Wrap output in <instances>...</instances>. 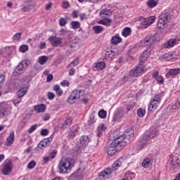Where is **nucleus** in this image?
I'll return each mask as SVG.
<instances>
[{"label": "nucleus", "instance_id": "nucleus-1", "mask_svg": "<svg viewBox=\"0 0 180 180\" xmlns=\"http://www.w3.org/2000/svg\"><path fill=\"white\" fill-rule=\"evenodd\" d=\"M129 131H131V134H129V131H127L125 134L118 136L112 141L110 146L107 147V154L109 157H113L117 151H120V150L127 146L128 137L131 139L134 136L133 130H130Z\"/></svg>", "mask_w": 180, "mask_h": 180}, {"label": "nucleus", "instance_id": "nucleus-2", "mask_svg": "<svg viewBox=\"0 0 180 180\" xmlns=\"http://www.w3.org/2000/svg\"><path fill=\"white\" fill-rule=\"evenodd\" d=\"M150 55L151 52L149 50H145L143 52L139 59V65L129 71L130 77H133L134 78L141 77L147 71V68L143 64L147 61Z\"/></svg>", "mask_w": 180, "mask_h": 180}, {"label": "nucleus", "instance_id": "nucleus-3", "mask_svg": "<svg viewBox=\"0 0 180 180\" xmlns=\"http://www.w3.org/2000/svg\"><path fill=\"white\" fill-rule=\"evenodd\" d=\"M75 167V160L70 158H62L58 163L59 174H70Z\"/></svg>", "mask_w": 180, "mask_h": 180}, {"label": "nucleus", "instance_id": "nucleus-4", "mask_svg": "<svg viewBox=\"0 0 180 180\" xmlns=\"http://www.w3.org/2000/svg\"><path fill=\"white\" fill-rule=\"evenodd\" d=\"M149 131L150 133L149 135H147V134L143 135L136 142L138 150H143V148H145V147H147L148 146V141H150L151 139H154L155 137H157L158 134H160L158 129L153 127L150 128Z\"/></svg>", "mask_w": 180, "mask_h": 180}, {"label": "nucleus", "instance_id": "nucleus-5", "mask_svg": "<svg viewBox=\"0 0 180 180\" xmlns=\"http://www.w3.org/2000/svg\"><path fill=\"white\" fill-rule=\"evenodd\" d=\"M172 19V15L169 12H165L161 14L159 16V20L158 22V27L161 30H164V29H167L168 27V23L171 22Z\"/></svg>", "mask_w": 180, "mask_h": 180}, {"label": "nucleus", "instance_id": "nucleus-6", "mask_svg": "<svg viewBox=\"0 0 180 180\" xmlns=\"http://www.w3.org/2000/svg\"><path fill=\"white\" fill-rule=\"evenodd\" d=\"M133 108H134V105L132 104H128L127 105V111L124 110V108L123 107L118 108L115 112V115L112 117V121L120 122L122 118L124 117L126 113L132 110Z\"/></svg>", "mask_w": 180, "mask_h": 180}, {"label": "nucleus", "instance_id": "nucleus-7", "mask_svg": "<svg viewBox=\"0 0 180 180\" xmlns=\"http://www.w3.org/2000/svg\"><path fill=\"white\" fill-rule=\"evenodd\" d=\"M120 52L119 51V46H117V48H112V49H109L108 51H105L103 52V60H107V61H109L116 56V54H119Z\"/></svg>", "mask_w": 180, "mask_h": 180}, {"label": "nucleus", "instance_id": "nucleus-8", "mask_svg": "<svg viewBox=\"0 0 180 180\" xmlns=\"http://www.w3.org/2000/svg\"><path fill=\"white\" fill-rule=\"evenodd\" d=\"M27 65H29V61L24 60L20 62L14 69L13 75H15V77H18V75L23 74V72H25V70L27 68Z\"/></svg>", "mask_w": 180, "mask_h": 180}, {"label": "nucleus", "instance_id": "nucleus-9", "mask_svg": "<svg viewBox=\"0 0 180 180\" xmlns=\"http://www.w3.org/2000/svg\"><path fill=\"white\" fill-rule=\"evenodd\" d=\"M160 103H161V98H152L150 101V103L148 104V109L149 112H154L155 110H157Z\"/></svg>", "mask_w": 180, "mask_h": 180}, {"label": "nucleus", "instance_id": "nucleus-10", "mask_svg": "<svg viewBox=\"0 0 180 180\" xmlns=\"http://www.w3.org/2000/svg\"><path fill=\"white\" fill-rule=\"evenodd\" d=\"M112 174V169L107 167L98 174V176L101 180L109 179V176Z\"/></svg>", "mask_w": 180, "mask_h": 180}, {"label": "nucleus", "instance_id": "nucleus-11", "mask_svg": "<svg viewBox=\"0 0 180 180\" xmlns=\"http://www.w3.org/2000/svg\"><path fill=\"white\" fill-rule=\"evenodd\" d=\"M11 112H12V108H8V105L1 106L0 109V118L5 119V117H8L11 115Z\"/></svg>", "mask_w": 180, "mask_h": 180}, {"label": "nucleus", "instance_id": "nucleus-12", "mask_svg": "<svg viewBox=\"0 0 180 180\" xmlns=\"http://www.w3.org/2000/svg\"><path fill=\"white\" fill-rule=\"evenodd\" d=\"M155 43H157L155 37H146L141 41V44H146V46H153Z\"/></svg>", "mask_w": 180, "mask_h": 180}, {"label": "nucleus", "instance_id": "nucleus-13", "mask_svg": "<svg viewBox=\"0 0 180 180\" xmlns=\"http://www.w3.org/2000/svg\"><path fill=\"white\" fill-rule=\"evenodd\" d=\"M72 94L76 97V99L78 101H82L85 98V91L82 89L78 90L75 89L72 91Z\"/></svg>", "mask_w": 180, "mask_h": 180}, {"label": "nucleus", "instance_id": "nucleus-14", "mask_svg": "<svg viewBox=\"0 0 180 180\" xmlns=\"http://www.w3.org/2000/svg\"><path fill=\"white\" fill-rule=\"evenodd\" d=\"M49 41H50L52 46H60V44H63V39L56 36H51L49 38Z\"/></svg>", "mask_w": 180, "mask_h": 180}, {"label": "nucleus", "instance_id": "nucleus-15", "mask_svg": "<svg viewBox=\"0 0 180 180\" xmlns=\"http://www.w3.org/2000/svg\"><path fill=\"white\" fill-rule=\"evenodd\" d=\"M3 175H9L12 172V162L8 161L6 164L1 170Z\"/></svg>", "mask_w": 180, "mask_h": 180}, {"label": "nucleus", "instance_id": "nucleus-16", "mask_svg": "<svg viewBox=\"0 0 180 180\" xmlns=\"http://www.w3.org/2000/svg\"><path fill=\"white\" fill-rule=\"evenodd\" d=\"M51 141H53V138L51 137L43 139L39 143L38 148H40L41 150H43V148H46V147L50 146Z\"/></svg>", "mask_w": 180, "mask_h": 180}, {"label": "nucleus", "instance_id": "nucleus-17", "mask_svg": "<svg viewBox=\"0 0 180 180\" xmlns=\"http://www.w3.org/2000/svg\"><path fill=\"white\" fill-rule=\"evenodd\" d=\"M160 72L158 71H155L153 73V78L155 79L156 82L159 85H162L164 82H165V80L164 79V77L161 75H159Z\"/></svg>", "mask_w": 180, "mask_h": 180}, {"label": "nucleus", "instance_id": "nucleus-18", "mask_svg": "<svg viewBox=\"0 0 180 180\" xmlns=\"http://www.w3.org/2000/svg\"><path fill=\"white\" fill-rule=\"evenodd\" d=\"M105 68H106V63L104 61L96 63L93 66L94 71H102V70H105Z\"/></svg>", "mask_w": 180, "mask_h": 180}, {"label": "nucleus", "instance_id": "nucleus-19", "mask_svg": "<svg viewBox=\"0 0 180 180\" xmlns=\"http://www.w3.org/2000/svg\"><path fill=\"white\" fill-rule=\"evenodd\" d=\"M162 60L164 61H175V60H176V56H175V54H172V53L168 52L163 54Z\"/></svg>", "mask_w": 180, "mask_h": 180}, {"label": "nucleus", "instance_id": "nucleus-20", "mask_svg": "<svg viewBox=\"0 0 180 180\" xmlns=\"http://www.w3.org/2000/svg\"><path fill=\"white\" fill-rule=\"evenodd\" d=\"M80 147L85 148L89 144V137L86 135H83L80 137Z\"/></svg>", "mask_w": 180, "mask_h": 180}, {"label": "nucleus", "instance_id": "nucleus-21", "mask_svg": "<svg viewBox=\"0 0 180 180\" xmlns=\"http://www.w3.org/2000/svg\"><path fill=\"white\" fill-rule=\"evenodd\" d=\"M153 162H154L153 158H147L143 160L142 167L143 168H150L153 165Z\"/></svg>", "mask_w": 180, "mask_h": 180}, {"label": "nucleus", "instance_id": "nucleus-22", "mask_svg": "<svg viewBox=\"0 0 180 180\" xmlns=\"http://www.w3.org/2000/svg\"><path fill=\"white\" fill-rule=\"evenodd\" d=\"M79 131V127L78 125H75L73 127V129H71L69 133L68 137L69 139H74L75 136H77V133Z\"/></svg>", "mask_w": 180, "mask_h": 180}, {"label": "nucleus", "instance_id": "nucleus-23", "mask_svg": "<svg viewBox=\"0 0 180 180\" xmlns=\"http://www.w3.org/2000/svg\"><path fill=\"white\" fill-rule=\"evenodd\" d=\"M13 141H15V133L11 132L9 136L6 139V146L8 147H11V146L13 144Z\"/></svg>", "mask_w": 180, "mask_h": 180}, {"label": "nucleus", "instance_id": "nucleus-24", "mask_svg": "<svg viewBox=\"0 0 180 180\" xmlns=\"http://www.w3.org/2000/svg\"><path fill=\"white\" fill-rule=\"evenodd\" d=\"M106 130H107V128H106V126H105V124H101L97 127V130H96L98 137H101V136H102L103 131H106Z\"/></svg>", "mask_w": 180, "mask_h": 180}, {"label": "nucleus", "instance_id": "nucleus-25", "mask_svg": "<svg viewBox=\"0 0 180 180\" xmlns=\"http://www.w3.org/2000/svg\"><path fill=\"white\" fill-rule=\"evenodd\" d=\"M34 109L37 113H43V112H45L46 107L44 104H39L34 105Z\"/></svg>", "mask_w": 180, "mask_h": 180}, {"label": "nucleus", "instance_id": "nucleus-26", "mask_svg": "<svg viewBox=\"0 0 180 180\" xmlns=\"http://www.w3.org/2000/svg\"><path fill=\"white\" fill-rule=\"evenodd\" d=\"M178 74H180V68H173L168 71V72L166 74V77H172L174 75H178Z\"/></svg>", "mask_w": 180, "mask_h": 180}, {"label": "nucleus", "instance_id": "nucleus-27", "mask_svg": "<svg viewBox=\"0 0 180 180\" xmlns=\"http://www.w3.org/2000/svg\"><path fill=\"white\" fill-rule=\"evenodd\" d=\"M98 25H103L104 26H110L112 25V19L108 18H105L99 21H98Z\"/></svg>", "mask_w": 180, "mask_h": 180}, {"label": "nucleus", "instance_id": "nucleus-28", "mask_svg": "<svg viewBox=\"0 0 180 180\" xmlns=\"http://www.w3.org/2000/svg\"><path fill=\"white\" fill-rule=\"evenodd\" d=\"M70 179L84 180V174H79L78 172H75L70 175Z\"/></svg>", "mask_w": 180, "mask_h": 180}, {"label": "nucleus", "instance_id": "nucleus-29", "mask_svg": "<svg viewBox=\"0 0 180 180\" xmlns=\"http://www.w3.org/2000/svg\"><path fill=\"white\" fill-rule=\"evenodd\" d=\"M72 124V117H69L66 119L65 123H63L61 126V129H67V127H70Z\"/></svg>", "mask_w": 180, "mask_h": 180}, {"label": "nucleus", "instance_id": "nucleus-30", "mask_svg": "<svg viewBox=\"0 0 180 180\" xmlns=\"http://www.w3.org/2000/svg\"><path fill=\"white\" fill-rule=\"evenodd\" d=\"M27 94V87H23L17 92V96L18 98H22Z\"/></svg>", "mask_w": 180, "mask_h": 180}, {"label": "nucleus", "instance_id": "nucleus-31", "mask_svg": "<svg viewBox=\"0 0 180 180\" xmlns=\"http://www.w3.org/2000/svg\"><path fill=\"white\" fill-rule=\"evenodd\" d=\"M122 165V160L120 159L117 160L112 165L111 171H116V169H118L120 168Z\"/></svg>", "mask_w": 180, "mask_h": 180}, {"label": "nucleus", "instance_id": "nucleus-32", "mask_svg": "<svg viewBox=\"0 0 180 180\" xmlns=\"http://www.w3.org/2000/svg\"><path fill=\"white\" fill-rule=\"evenodd\" d=\"M67 102L70 105H74V103H75L76 102H78V101L77 100L75 96L72 93H71V94L69 96V97L67 99Z\"/></svg>", "mask_w": 180, "mask_h": 180}, {"label": "nucleus", "instance_id": "nucleus-33", "mask_svg": "<svg viewBox=\"0 0 180 180\" xmlns=\"http://www.w3.org/2000/svg\"><path fill=\"white\" fill-rule=\"evenodd\" d=\"M176 44H179V39H171L168 40L164 46H175Z\"/></svg>", "mask_w": 180, "mask_h": 180}, {"label": "nucleus", "instance_id": "nucleus-34", "mask_svg": "<svg viewBox=\"0 0 180 180\" xmlns=\"http://www.w3.org/2000/svg\"><path fill=\"white\" fill-rule=\"evenodd\" d=\"M47 61H49V57H47L46 56H39L38 58V63L41 65H44V64H46Z\"/></svg>", "mask_w": 180, "mask_h": 180}, {"label": "nucleus", "instance_id": "nucleus-35", "mask_svg": "<svg viewBox=\"0 0 180 180\" xmlns=\"http://www.w3.org/2000/svg\"><path fill=\"white\" fill-rule=\"evenodd\" d=\"M122 43V39L119 36H113L111 39V44H119Z\"/></svg>", "mask_w": 180, "mask_h": 180}, {"label": "nucleus", "instance_id": "nucleus-36", "mask_svg": "<svg viewBox=\"0 0 180 180\" xmlns=\"http://www.w3.org/2000/svg\"><path fill=\"white\" fill-rule=\"evenodd\" d=\"M92 29L96 34H99V33H102L103 27L101 25H95L93 26Z\"/></svg>", "mask_w": 180, "mask_h": 180}, {"label": "nucleus", "instance_id": "nucleus-37", "mask_svg": "<svg viewBox=\"0 0 180 180\" xmlns=\"http://www.w3.org/2000/svg\"><path fill=\"white\" fill-rule=\"evenodd\" d=\"M53 91H55L57 96H61V95H63V89L60 88L58 84H56L53 86Z\"/></svg>", "mask_w": 180, "mask_h": 180}, {"label": "nucleus", "instance_id": "nucleus-38", "mask_svg": "<svg viewBox=\"0 0 180 180\" xmlns=\"http://www.w3.org/2000/svg\"><path fill=\"white\" fill-rule=\"evenodd\" d=\"M131 34V28L127 27H125L122 32V36H124V37H127V36H130V34Z\"/></svg>", "mask_w": 180, "mask_h": 180}, {"label": "nucleus", "instance_id": "nucleus-39", "mask_svg": "<svg viewBox=\"0 0 180 180\" xmlns=\"http://www.w3.org/2000/svg\"><path fill=\"white\" fill-rule=\"evenodd\" d=\"M78 64H79V59H78V58H76L68 65V68H72L74 67H77Z\"/></svg>", "mask_w": 180, "mask_h": 180}, {"label": "nucleus", "instance_id": "nucleus-40", "mask_svg": "<svg viewBox=\"0 0 180 180\" xmlns=\"http://www.w3.org/2000/svg\"><path fill=\"white\" fill-rule=\"evenodd\" d=\"M110 10L105 8V9H103L100 12V16L101 18H105V16H103V15H105V16H110Z\"/></svg>", "mask_w": 180, "mask_h": 180}, {"label": "nucleus", "instance_id": "nucleus-41", "mask_svg": "<svg viewBox=\"0 0 180 180\" xmlns=\"http://www.w3.org/2000/svg\"><path fill=\"white\" fill-rule=\"evenodd\" d=\"M155 22V16H150L148 18H146V26L148 27L150 25H153Z\"/></svg>", "mask_w": 180, "mask_h": 180}, {"label": "nucleus", "instance_id": "nucleus-42", "mask_svg": "<svg viewBox=\"0 0 180 180\" xmlns=\"http://www.w3.org/2000/svg\"><path fill=\"white\" fill-rule=\"evenodd\" d=\"M147 5L149 8H155L158 5V2L155 0H149Z\"/></svg>", "mask_w": 180, "mask_h": 180}, {"label": "nucleus", "instance_id": "nucleus-43", "mask_svg": "<svg viewBox=\"0 0 180 180\" xmlns=\"http://www.w3.org/2000/svg\"><path fill=\"white\" fill-rule=\"evenodd\" d=\"M70 25L72 28L75 30L81 27V24L78 21H72Z\"/></svg>", "mask_w": 180, "mask_h": 180}, {"label": "nucleus", "instance_id": "nucleus-44", "mask_svg": "<svg viewBox=\"0 0 180 180\" xmlns=\"http://www.w3.org/2000/svg\"><path fill=\"white\" fill-rule=\"evenodd\" d=\"M32 10V5L29 4L27 6L22 5L21 8L22 12H30Z\"/></svg>", "mask_w": 180, "mask_h": 180}, {"label": "nucleus", "instance_id": "nucleus-45", "mask_svg": "<svg viewBox=\"0 0 180 180\" xmlns=\"http://www.w3.org/2000/svg\"><path fill=\"white\" fill-rule=\"evenodd\" d=\"M107 115L108 113L105 110H101L98 112V117H100V119H106Z\"/></svg>", "mask_w": 180, "mask_h": 180}, {"label": "nucleus", "instance_id": "nucleus-46", "mask_svg": "<svg viewBox=\"0 0 180 180\" xmlns=\"http://www.w3.org/2000/svg\"><path fill=\"white\" fill-rule=\"evenodd\" d=\"M20 37H22V34L17 32L13 36V41H20Z\"/></svg>", "mask_w": 180, "mask_h": 180}, {"label": "nucleus", "instance_id": "nucleus-47", "mask_svg": "<svg viewBox=\"0 0 180 180\" xmlns=\"http://www.w3.org/2000/svg\"><path fill=\"white\" fill-rule=\"evenodd\" d=\"M139 22H140L141 25L144 26L143 27L147 28L146 18H145L144 17H141L139 19Z\"/></svg>", "mask_w": 180, "mask_h": 180}, {"label": "nucleus", "instance_id": "nucleus-48", "mask_svg": "<svg viewBox=\"0 0 180 180\" xmlns=\"http://www.w3.org/2000/svg\"><path fill=\"white\" fill-rule=\"evenodd\" d=\"M139 52V46H134L131 49L129 50V54H136V53Z\"/></svg>", "mask_w": 180, "mask_h": 180}, {"label": "nucleus", "instance_id": "nucleus-49", "mask_svg": "<svg viewBox=\"0 0 180 180\" xmlns=\"http://www.w3.org/2000/svg\"><path fill=\"white\" fill-rule=\"evenodd\" d=\"M137 115L139 117H143L144 115H146V110L142 108H139L137 110Z\"/></svg>", "mask_w": 180, "mask_h": 180}, {"label": "nucleus", "instance_id": "nucleus-50", "mask_svg": "<svg viewBox=\"0 0 180 180\" xmlns=\"http://www.w3.org/2000/svg\"><path fill=\"white\" fill-rule=\"evenodd\" d=\"M36 167V162L34 160H32L27 165L28 169H33Z\"/></svg>", "mask_w": 180, "mask_h": 180}, {"label": "nucleus", "instance_id": "nucleus-51", "mask_svg": "<svg viewBox=\"0 0 180 180\" xmlns=\"http://www.w3.org/2000/svg\"><path fill=\"white\" fill-rule=\"evenodd\" d=\"M27 50H29V46H20L19 48V51H20V53H26Z\"/></svg>", "mask_w": 180, "mask_h": 180}, {"label": "nucleus", "instance_id": "nucleus-52", "mask_svg": "<svg viewBox=\"0 0 180 180\" xmlns=\"http://www.w3.org/2000/svg\"><path fill=\"white\" fill-rule=\"evenodd\" d=\"M59 24H60V26H65V25H67V20H65V18H61L59 20Z\"/></svg>", "mask_w": 180, "mask_h": 180}, {"label": "nucleus", "instance_id": "nucleus-53", "mask_svg": "<svg viewBox=\"0 0 180 180\" xmlns=\"http://www.w3.org/2000/svg\"><path fill=\"white\" fill-rule=\"evenodd\" d=\"M36 129H37V124H34V125H32V126L28 129V133H30V134H31V133H33V131H34V130H36Z\"/></svg>", "mask_w": 180, "mask_h": 180}, {"label": "nucleus", "instance_id": "nucleus-54", "mask_svg": "<svg viewBox=\"0 0 180 180\" xmlns=\"http://www.w3.org/2000/svg\"><path fill=\"white\" fill-rule=\"evenodd\" d=\"M60 85H61V86H63V87L70 86V82H68L67 80H63L60 82Z\"/></svg>", "mask_w": 180, "mask_h": 180}, {"label": "nucleus", "instance_id": "nucleus-55", "mask_svg": "<svg viewBox=\"0 0 180 180\" xmlns=\"http://www.w3.org/2000/svg\"><path fill=\"white\" fill-rule=\"evenodd\" d=\"M180 108V105H179V102H176L173 105H172V109L173 110H176V109H179Z\"/></svg>", "mask_w": 180, "mask_h": 180}, {"label": "nucleus", "instance_id": "nucleus-56", "mask_svg": "<svg viewBox=\"0 0 180 180\" xmlns=\"http://www.w3.org/2000/svg\"><path fill=\"white\" fill-rule=\"evenodd\" d=\"M47 96L50 101H53V99H54V98H56V95L51 92H49L47 94Z\"/></svg>", "mask_w": 180, "mask_h": 180}, {"label": "nucleus", "instance_id": "nucleus-57", "mask_svg": "<svg viewBox=\"0 0 180 180\" xmlns=\"http://www.w3.org/2000/svg\"><path fill=\"white\" fill-rule=\"evenodd\" d=\"M49 157L51 158L52 160H53V158H56V157H57V150H54L51 153V155H49Z\"/></svg>", "mask_w": 180, "mask_h": 180}, {"label": "nucleus", "instance_id": "nucleus-58", "mask_svg": "<svg viewBox=\"0 0 180 180\" xmlns=\"http://www.w3.org/2000/svg\"><path fill=\"white\" fill-rule=\"evenodd\" d=\"M50 117H51L50 115L46 114L42 117V119H43L44 122H47V121L50 120Z\"/></svg>", "mask_w": 180, "mask_h": 180}, {"label": "nucleus", "instance_id": "nucleus-59", "mask_svg": "<svg viewBox=\"0 0 180 180\" xmlns=\"http://www.w3.org/2000/svg\"><path fill=\"white\" fill-rule=\"evenodd\" d=\"M53 79V76L51 74L47 75L46 82H51V80Z\"/></svg>", "mask_w": 180, "mask_h": 180}, {"label": "nucleus", "instance_id": "nucleus-60", "mask_svg": "<svg viewBox=\"0 0 180 180\" xmlns=\"http://www.w3.org/2000/svg\"><path fill=\"white\" fill-rule=\"evenodd\" d=\"M40 134L41 136H47L49 134V131L47 129H42Z\"/></svg>", "mask_w": 180, "mask_h": 180}, {"label": "nucleus", "instance_id": "nucleus-61", "mask_svg": "<svg viewBox=\"0 0 180 180\" xmlns=\"http://www.w3.org/2000/svg\"><path fill=\"white\" fill-rule=\"evenodd\" d=\"M172 54H174V56L176 57V60H177V58H179V57H180V52L178 51L172 52Z\"/></svg>", "mask_w": 180, "mask_h": 180}, {"label": "nucleus", "instance_id": "nucleus-62", "mask_svg": "<svg viewBox=\"0 0 180 180\" xmlns=\"http://www.w3.org/2000/svg\"><path fill=\"white\" fill-rule=\"evenodd\" d=\"M53 160L51 156H46L44 158V162H49V161H51Z\"/></svg>", "mask_w": 180, "mask_h": 180}, {"label": "nucleus", "instance_id": "nucleus-63", "mask_svg": "<svg viewBox=\"0 0 180 180\" xmlns=\"http://www.w3.org/2000/svg\"><path fill=\"white\" fill-rule=\"evenodd\" d=\"M75 69L74 68H71L70 70H69V75L70 77H72L73 75H75Z\"/></svg>", "mask_w": 180, "mask_h": 180}, {"label": "nucleus", "instance_id": "nucleus-64", "mask_svg": "<svg viewBox=\"0 0 180 180\" xmlns=\"http://www.w3.org/2000/svg\"><path fill=\"white\" fill-rule=\"evenodd\" d=\"M72 18H74V19H76V18H78V11H74L72 13Z\"/></svg>", "mask_w": 180, "mask_h": 180}]
</instances>
